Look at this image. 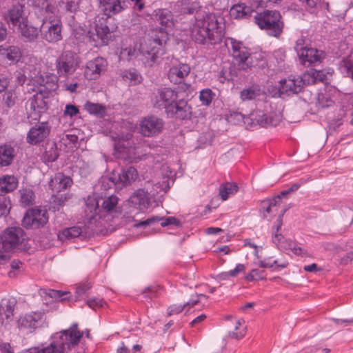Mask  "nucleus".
Returning <instances> with one entry per match:
<instances>
[{
	"label": "nucleus",
	"mask_w": 353,
	"mask_h": 353,
	"mask_svg": "<svg viewBox=\"0 0 353 353\" xmlns=\"http://www.w3.org/2000/svg\"><path fill=\"white\" fill-rule=\"evenodd\" d=\"M254 19L259 28L266 31L268 35L279 38L282 34L284 23L279 11L265 10L256 13Z\"/></svg>",
	"instance_id": "423d86ee"
},
{
	"label": "nucleus",
	"mask_w": 353,
	"mask_h": 353,
	"mask_svg": "<svg viewBox=\"0 0 353 353\" xmlns=\"http://www.w3.org/2000/svg\"><path fill=\"white\" fill-rule=\"evenodd\" d=\"M43 314L41 312H33L20 317L17 321V325L19 328H36L42 319Z\"/></svg>",
	"instance_id": "393cba45"
},
{
	"label": "nucleus",
	"mask_w": 353,
	"mask_h": 353,
	"mask_svg": "<svg viewBox=\"0 0 353 353\" xmlns=\"http://www.w3.org/2000/svg\"><path fill=\"white\" fill-rule=\"evenodd\" d=\"M80 58L72 50H65L56 60V70L59 77H68L77 70L80 65Z\"/></svg>",
	"instance_id": "6e6552de"
},
{
	"label": "nucleus",
	"mask_w": 353,
	"mask_h": 353,
	"mask_svg": "<svg viewBox=\"0 0 353 353\" xmlns=\"http://www.w3.org/2000/svg\"><path fill=\"white\" fill-rule=\"evenodd\" d=\"M24 231L21 228H10L0 236V251L10 252L23 241Z\"/></svg>",
	"instance_id": "1a4fd4ad"
},
{
	"label": "nucleus",
	"mask_w": 353,
	"mask_h": 353,
	"mask_svg": "<svg viewBox=\"0 0 353 353\" xmlns=\"http://www.w3.org/2000/svg\"><path fill=\"white\" fill-rule=\"evenodd\" d=\"M307 48H308L305 45V39L303 37L299 38L296 40L294 49L298 56H303V52H304V50H305Z\"/></svg>",
	"instance_id": "13d9d810"
},
{
	"label": "nucleus",
	"mask_w": 353,
	"mask_h": 353,
	"mask_svg": "<svg viewBox=\"0 0 353 353\" xmlns=\"http://www.w3.org/2000/svg\"><path fill=\"white\" fill-rule=\"evenodd\" d=\"M253 12L254 10L250 6L244 3H239L231 8L230 14L235 19H241L250 17Z\"/></svg>",
	"instance_id": "f704fd0d"
},
{
	"label": "nucleus",
	"mask_w": 353,
	"mask_h": 353,
	"mask_svg": "<svg viewBox=\"0 0 353 353\" xmlns=\"http://www.w3.org/2000/svg\"><path fill=\"white\" fill-rule=\"evenodd\" d=\"M18 185V179L14 175H6L0 178V195L14 191Z\"/></svg>",
	"instance_id": "c756f323"
},
{
	"label": "nucleus",
	"mask_w": 353,
	"mask_h": 353,
	"mask_svg": "<svg viewBox=\"0 0 353 353\" xmlns=\"http://www.w3.org/2000/svg\"><path fill=\"white\" fill-rule=\"evenodd\" d=\"M17 29L19 38L25 43L35 42L40 33V29L30 23L28 20L26 23H23Z\"/></svg>",
	"instance_id": "aec40b11"
},
{
	"label": "nucleus",
	"mask_w": 353,
	"mask_h": 353,
	"mask_svg": "<svg viewBox=\"0 0 353 353\" xmlns=\"http://www.w3.org/2000/svg\"><path fill=\"white\" fill-rule=\"evenodd\" d=\"M177 6L180 8L181 12L190 14L196 12L200 8L198 0H180L177 2Z\"/></svg>",
	"instance_id": "58836bf2"
},
{
	"label": "nucleus",
	"mask_w": 353,
	"mask_h": 353,
	"mask_svg": "<svg viewBox=\"0 0 353 353\" xmlns=\"http://www.w3.org/2000/svg\"><path fill=\"white\" fill-rule=\"evenodd\" d=\"M223 19L214 13H205L195 19L190 26V37L199 44L215 45L224 37Z\"/></svg>",
	"instance_id": "f257e3e1"
},
{
	"label": "nucleus",
	"mask_w": 353,
	"mask_h": 353,
	"mask_svg": "<svg viewBox=\"0 0 353 353\" xmlns=\"http://www.w3.org/2000/svg\"><path fill=\"white\" fill-rule=\"evenodd\" d=\"M68 294H69L68 292H62V291L54 290H49V293H48L49 296L50 297L54 299L55 300H59V299L63 300L65 298H62V296L63 295H65Z\"/></svg>",
	"instance_id": "0e129e2a"
},
{
	"label": "nucleus",
	"mask_w": 353,
	"mask_h": 353,
	"mask_svg": "<svg viewBox=\"0 0 353 353\" xmlns=\"http://www.w3.org/2000/svg\"><path fill=\"white\" fill-rule=\"evenodd\" d=\"M250 116L252 124L256 123L262 127L276 126L281 120V116L280 114H274L267 115L261 111L252 113Z\"/></svg>",
	"instance_id": "412c9836"
},
{
	"label": "nucleus",
	"mask_w": 353,
	"mask_h": 353,
	"mask_svg": "<svg viewBox=\"0 0 353 353\" xmlns=\"http://www.w3.org/2000/svg\"><path fill=\"white\" fill-rule=\"evenodd\" d=\"M264 271H260L258 269H253L250 271V273L247 274L245 279L248 281H253L254 279L256 280H263L265 279V277L263 275Z\"/></svg>",
	"instance_id": "4d7b16f0"
},
{
	"label": "nucleus",
	"mask_w": 353,
	"mask_h": 353,
	"mask_svg": "<svg viewBox=\"0 0 353 353\" xmlns=\"http://www.w3.org/2000/svg\"><path fill=\"white\" fill-rule=\"evenodd\" d=\"M339 68L341 72L353 79V60L350 58H344L340 61Z\"/></svg>",
	"instance_id": "a18cd8bd"
},
{
	"label": "nucleus",
	"mask_w": 353,
	"mask_h": 353,
	"mask_svg": "<svg viewBox=\"0 0 353 353\" xmlns=\"http://www.w3.org/2000/svg\"><path fill=\"white\" fill-rule=\"evenodd\" d=\"M164 126V121L155 116L145 117L140 123L139 131L144 137H154L159 134Z\"/></svg>",
	"instance_id": "ddd939ff"
},
{
	"label": "nucleus",
	"mask_w": 353,
	"mask_h": 353,
	"mask_svg": "<svg viewBox=\"0 0 353 353\" xmlns=\"http://www.w3.org/2000/svg\"><path fill=\"white\" fill-rule=\"evenodd\" d=\"M59 157V152L56 144H52L45 152L44 159L48 162H54Z\"/></svg>",
	"instance_id": "8fccbe9b"
},
{
	"label": "nucleus",
	"mask_w": 353,
	"mask_h": 353,
	"mask_svg": "<svg viewBox=\"0 0 353 353\" xmlns=\"http://www.w3.org/2000/svg\"><path fill=\"white\" fill-rule=\"evenodd\" d=\"M18 100V94L15 89L5 90L3 94L2 102L7 108H12Z\"/></svg>",
	"instance_id": "79ce46f5"
},
{
	"label": "nucleus",
	"mask_w": 353,
	"mask_h": 353,
	"mask_svg": "<svg viewBox=\"0 0 353 353\" xmlns=\"http://www.w3.org/2000/svg\"><path fill=\"white\" fill-rule=\"evenodd\" d=\"M1 353H13L10 345L8 343H3L0 345Z\"/></svg>",
	"instance_id": "774afa93"
},
{
	"label": "nucleus",
	"mask_w": 353,
	"mask_h": 353,
	"mask_svg": "<svg viewBox=\"0 0 353 353\" xmlns=\"http://www.w3.org/2000/svg\"><path fill=\"white\" fill-rule=\"evenodd\" d=\"M22 57L21 49L16 46H0V57L10 63H17Z\"/></svg>",
	"instance_id": "5701e85b"
},
{
	"label": "nucleus",
	"mask_w": 353,
	"mask_h": 353,
	"mask_svg": "<svg viewBox=\"0 0 353 353\" xmlns=\"http://www.w3.org/2000/svg\"><path fill=\"white\" fill-rule=\"evenodd\" d=\"M19 203L23 207H28L34 204L35 196L33 190L30 188H22L18 192Z\"/></svg>",
	"instance_id": "e433bc0d"
},
{
	"label": "nucleus",
	"mask_w": 353,
	"mask_h": 353,
	"mask_svg": "<svg viewBox=\"0 0 353 353\" xmlns=\"http://www.w3.org/2000/svg\"><path fill=\"white\" fill-rule=\"evenodd\" d=\"M128 144L129 143L123 141V140H119L118 141L115 142L114 143V149L117 152L121 154H128L129 153V148H128Z\"/></svg>",
	"instance_id": "864d4df0"
},
{
	"label": "nucleus",
	"mask_w": 353,
	"mask_h": 353,
	"mask_svg": "<svg viewBox=\"0 0 353 353\" xmlns=\"http://www.w3.org/2000/svg\"><path fill=\"white\" fill-rule=\"evenodd\" d=\"M339 98V103L340 106L342 108V113L340 114L341 117L338 119L334 123L337 127L340 126L342 123V117L345 115V112L349 110L350 112V123L353 125V94H341L339 90L332 92V95L336 96Z\"/></svg>",
	"instance_id": "a211bd4d"
},
{
	"label": "nucleus",
	"mask_w": 353,
	"mask_h": 353,
	"mask_svg": "<svg viewBox=\"0 0 353 353\" xmlns=\"http://www.w3.org/2000/svg\"><path fill=\"white\" fill-rule=\"evenodd\" d=\"M160 221H162L161 223V225L162 227H165L169 225H174L176 226L180 225V221L174 216H168L166 218H161L158 216H152L150 218H148V219L145 221H141L139 222L138 223H135L134 225V227L139 228V227H146L150 225H152L155 223H157Z\"/></svg>",
	"instance_id": "b1692460"
},
{
	"label": "nucleus",
	"mask_w": 353,
	"mask_h": 353,
	"mask_svg": "<svg viewBox=\"0 0 353 353\" xmlns=\"http://www.w3.org/2000/svg\"><path fill=\"white\" fill-rule=\"evenodd\" d=\"M137 176V170L133 167H130L122 170L121 172L119 174V181L123 185H127L135 181Z\"/></svg>",
	"instance_id": "ea45409f"
},
{
	"label": "nucleus",
	"mask_w": 353,
	"mask_h": 353,
	"mask_svg": "<svg viewBox=\"0 0 353 353\" xmlns=\"http://www.w3.org/2000/svg\"><path fill=\"white\" fill-rule=\"evenodd\" d=\"M129 201L141 209L148 208L150 203L149 194L143 189H139L130 197Z\"/></svg>",
	"instance_id": "bb28decb"
},
{
	"label": "nucleus",
	"mask_w": 353,
	"mask_h": 353,
	"mask_svg": "<svg viewBox=\"0 0 353 353\" xmlns=\"http://www.w3.org/2000/svg\"><path fill=\"white\" fill-rule=\"evenodd\" d=\"M48 221V212L46 210L34 208L26 212L22 220V225L26 229H38L43 227Z\"/></svg>",
	"instance_id": "9d476101"
},
{
	"label": "nucleus",
	"mask_w": 353,
	"mask_h": 353,
	"mask_svg": "<svg viewBox=\"0 0 353 353\" xmlns=\"http://www.w3.org/2000/svg\"><path fill=\"white\" fill-rule=\"evenodd\" d=\"M293 253L297 256L302 257H311L312 254L306 250H303L301 247L294 246L292 248Z\"/></svg>",
	"instance_id": "e2e57ef3"
},
{
	"label": "nucleus",
	"mask_w": 353,
	"mask_h": 353,
	"mask_svg": "<svg viewBox=\"0 0 353 353\" xmlns=\"http://www.w3.org/2000/svg\"><path fill=\"white\" fill-rule=\"evenodd\" d=\"M237 190L238 186L236 184L226 183L220 186L219 195L223 201H225L230 194H235Z\"/></svg>",
	"instance_id": "c03bdc74"
},
{
	"label": "nucleus",
	"mask_w": 353,
	"mask_h": 353,
	"mask_svg": "<svg viewBox=\"0 0 353 353\" xmlns=\"http://www.w3.org/2000/svg\"><path fill=\"white\" fill-rule=\"evenodd\" d=\"M199 302V300L191 301L185 303L183 306L172 305L168 308V314L172 316L181 313L187 306H194Z\"/></svg>",
	"instance_id": "09e8293b"
},
{
	"label": "nucleus",
	"mask_w": 353,
	"mask_h": 353,
	"mask_svg": "<svg viewBox=\"0 0 353 353\" xmlns=\"http://www.w3.org/2000/svg\"><path fill=\"white\" fill-rule=\"evenodd\" d=\"M168 40V34L164 28H160L158 34L151 37L139 48L141 59L145 66L152 67L159 64L161 55L163 54V46Z\"/></svg>",
	"instance_id": "20e7f679"
},
{
	"label": "nucleus",
	"mask_w": 353,
	"mask_h": 353,
	"mask_svg": "<svg viewBox=\"0 0 353 353\" xmlns=\"http://www.w3.org/2000/svg\"><path fill=\"white\" fill-rule=\"evenodd\" d=\"M83 336L78 330V324H72L70 328L54 334L52 341L46 347L36 350L34 353H68L77 345Z\"/></svg>",
	"instance_id": "7ed1b4c3"
},
{
	"label": "nucleus",
	"mask_w": 353,
	"mask_h": 353,
	"mask_svg": "<svg viewBox=\"0 0 353 353\" xmlns=\"http://www.w3.org/2000/svg\"><path fill=\"white\" fill-rule=\"evenodd\" d=\"M61 23L60 21L43 22L40 28L41 38L48 43H57L62 39Z\"/></svg>",
	"instance_id": "f8f14e48"
},
{
	"label": "nucleus",
	"mask_w": 353,
	"mask_h": 353,
	"mask_svg": "<svg viewBox=\"0 0 353 353\" xmlns=\"http://www.w3.org/2000/svg\"><path fill=\"white\" fill-rule=\"evenodd\" d=\"M191 107L184 99H175L171 105H168L165 113L168 117L179 119H185L192 114Z\"/></svg>",
	"instance_id": "2eb2a0df"
},
{
	"label": "nucleus",
	"mask_w": 353,
	"mask_h": 353,
	"mask_svg": "<svg viewBox=\"0 0 353 353\" xmlns=\"http://www.w3.org/2000/svg\"><path fill=\"white\" fill-rule=\"evenodd\" d=\"M79 113V109L77 106L72 105V104H68L65 105V110H64V114L68 115L70 117L77 114Z\"/></svg>",
	"instance_id": "680f3d73"
},
{
	"label": "nucleus",
	"mask_w": 353,
	"mask_h": 353,
	"mask_svg": "<svg viewBox=\"0 0 353 353\" xmlns=\"http://www.w3.org/2000/svg\"><path fill=\"white\" fill-rule=\"evenodd\" d=\"M82 229L79 226H73L71 228H67L62 230L58 234V238L60 241H64L70 240L77 237H79L81 235Z\"/></svg>",
	"instance_id": "a19ab883"
},
{
	"label": "nucleus",
	"mask_w": 353,
	"mask_h": 353,
	"mask_svg": "<svg viewBox=\"0 0 353 353\" xmlns=\"http://www.w3.org/2000/svg\"><path fill=\"white\" fill-rule=\"evenodd\" d=\"M245 270V266L243 264H238L234 270L228 272L231 277L236 276L239 273L243 272Z\"/></svg>",
	"instance_id": "69168bd1"
},
{
	"label": "nucleus",
	"mask_w": 353,
	"mask_h": 353,
	"mask_svg": "<svg viewBox=\"0 0 353 353\" xmlns=\"http://www.w3.org/2000/svg\"><path fill=\"white\" fill-rule=\"evenodd\" d=\"M15 301L13 299H9L3 301L0 305V323H4L5 320L10 321L13 316Z\"/></svg>",
	"instance_id": "2f4dec72"
},
{
	"label": "nucleus",
	"mask_w": 353,
	"mask_h": 353,
	"mask_svg": "<svg viewBox=\"0 0 353 353\" xmlns=\"http://www.w3.org/2000/svg\"><path fill=\"white\" fill-rule=\"evenodd\" d=\"M225 43V46L230 50L239 70H247L251 68L252 62L250 57V50L242 41L233 38H228Z\"/></svg>",
	"instance_id": "0eeeda50"
},
{
	"label": "nucleus",
	"mask_w": 353,
	"mask_h": 353,
	"mask_svg": "<svg viewBox=\"0 0 353 353\" xmlns=\"http://www.w3.org/2000/svg\"><path fill=\"white\" fill-rule=\"evenodd\" d=\"M10 210V203L6 197H0V216H6Z\"/></svg>",
	"instance_id": "5fc2aeb1"
},
{
	"label": "nucleus",
	"mask_w": 353,
	"mask_h": 353,
	"mask_svg": "<svg viewBox=\"0 0 353 353\" xmlns=\"http://www.w3.org/2000/svg\"><path fill=\"white\" fill-rule=\"evenodd\" d=\"M299 83H301L302 88L305 85H311L316 83L315 71L310 70L303 73L302 76L297 77Z\"/></svg>",
	"instance_id": "de8ad7c7"
},
{
	"label": "nucleus",
	"mask_w": 353,
	"mask_h": 353,
	"mask_svg": "<svg viewBox=\"0 0 353 353\" xmlns=\"http://www.w3.org/2000/svg\"><path fill=\"white\" fill-rule=\"evenodd\" d=\"M72 183V181L70 177L65 176L62 174H58L54 179H51L50 186L52 190L59 192L70 187Z\"/></svg>",
	"instance_id": "7c9ffc66"
},
{
	"label": "nucleus",
	"mask_w": 353,
	"mask_h": 353,
	"mask_svg": "<svg viewBox=\"0 0 353 353\" xmlns=\"http://www.w3.org/2000/svg\"><path fill=\"white\" fill-rule=\"evenodd\" d=\"M190 67L186 63H181L176 65H173L168 71V79L174 83H181L190 74Z\"/></svg>",
	"instance_id": "4be33fe9"
},
{
	"label": "nucleus",
	"mask_w": 353,
	"mask_h": 353,
	"mask_svg": "<svg viewBox=\"0 0 353 353\" xmlns=\"http://www.w3.org/2000/svg\"><path fill=\"white\" fill-rule=\"evenodd\" d=\"M104 301L102 299L96 298V299H90L87 301L88 305L94 310L97 307H103V304Z\"/></svg>",
	"instance_id": "052dcab7"
},
{
	"label": "nucleus",
	"mask_w": 353,
	"mask_h": 353,
	"mask_svg": "<svg viewBox=\"0 0 353 353\" xmlns=\"http://www.w3.org/2000/svg\"><path fill=\"white\" fill-rule=\"evenodd\" d=\"M298 78H288V79H283L280 81L281 84V92L282 93L296 94L301 91L302 86L301 83H299Z\"/></svg>",
	"instance_id": "cd10ccee"
},
{
	"label": "nucleus",
	"mask_w": 353,
	"mask_h": 353,
	"mask_svg": "<svg viewBox=\"0 0 353 353\" xmlns=\"http://www.w3.org/2000/svg\"><path fill=\"white\" fill-rule=\"evenodd\" d=\"M353 260V250L350 252L347 253L345 256L341 259V263L343 265L347 264L349 262Z\"/></svg>",
	"instance_id": "338daca9"
},
{
	"label": "nucleus",
	"mask_w": 353,
	"mask_h": 353,
	"mask_svg": "<svg viewBox=\"0 0 353 353\" xmlns=\"http://www.w3.org/2000/svg\"><path fill=\"white\" fill-rule=\"evenodd\" d=\"M84 107L90 114L96 115L98 117L103 118L105 115V106L101 104L88 101Z\"/></svg>",
	"instance_id": "37998d69"
},
{
	"label": "nucleus",
	"mask_w": 353,
	"mask_h": 353,
	"mask_svg": "<svg viewBox=\"0 0 353 353\" xmlns=\"http://www.w3.org/2000/svg\"><path fill=\"white\" fill-rule=\"evenodd\" d=\"M315 71V79L316 82L320 81L323 83L326 86L328 85V78L327 77V74H325L321 70H314Z\"/></svg>",
	"instance_id": "bf43d9fd"
},
{
	"label": "nucleus",
	"mask_w": 353,
	"mask_h": 353,
	"mask_svg": "<svg viewBox=\"0 0 353 353\" xmlns=\"http://www.w3.org/2000/svg\"><path fill=\"white\" fill-rule=\"evenodd\" d=\"M16 156L14 148L10 144L0 145V168L10 165Z\"/></svg>",
	"instance_id": "a878e982"
},
{
	"label": "nucleus",
	"mask_w": 353,
	"mask_h": 353,
	"mask_svg": "<svg viewBox=\"0 0 353 353\" xmlns=\"http://www.w3.org/2000/svg\"><path fill=\"white\" fill-rule=\"evenodd\" d=\"M105 14L97 16L94 20V30L97 38L104 44H107L112 37L114 27L109 26L110 15L117 14L127 8L125 0H99Z\"/></svg>",
	"instance_id": "f03ea898"
},
{
	"label": "nucleus",
	"mask_w": 353,
	"mask_h": 353,
	"mask_svg": "<svg viewBox=\"0 0 353 353\" xmlns=\"http://www.w3.org/2000/svg\"><path fill=\"white\" fill-rule=\"evenodd\" d=\"M3 19L8 25L17 28L26 23L28 19L24 10V5L20 3L13 5L3 14Z\"/></svg>",
	"instance_id": "4468645a"
},
{
	"label": "nucleus",
	"mask_w": 353,
	"mask_h": 353,
	"mask_svg": "<svg viewBox=\"0 0 353 353\" xmlns=\"http://www.w3.org/2000/svg\"><path fill=\"white\" fill-rule=\"evenodd\" d=\"M156 12V19L159 23L165 28H171L174 25L172 13L166 9H159Z\"/></svg>",
	"instance_id": "72a5a7b5"
},
{
	"label": "nucleus",
	"mask_w": 353,
	"mask_h": 353,
	"mask_svg": "<svg viewBox=\"0 0 353 353\" xmlns=\"http://www.w3.org/2000/svg\"><path fill=\"white\" fill-rule=\"evenodd\" d=\"M50 127L47 122H41L32 127L27 135V142L36 145L43 141L48 135Z\"/></svg>",
	"instance_id": "f3484780"
},
{
	"label": "nucleus",
	"mask_w": 353,
	"mask_h": 353,
	"mask_svg": "<svg viewBox=\"0 0 353 353\" xmlns=\"http://www.w3.org/2000/svg\"><path fill=\"white\" fill-rule=\"evenodd\" d=\"M108 63L102 57H97L87 63L84 74L90 80L98 79L107 69Z\"/></svg>",
	"instance_id": "dca6fc26"
},
{
	"label": "nucleus",
	"mask_w": 353,
	"mask_h": 353,
	"mask_svg": "<svg viewBox=\"0 0 353 353\" xmlns=\"http://www.w3.org/2000/svg\"><path fill=\"white\" fill-rule=\"evenodd\" d=\"M80 0H61L60 6L69 12H75L79 6Z\"/></svg>",
	"instance_id": "3c124183"
},
{
	"label": "nucleus",
	"mask_w": 353,
	"mask_h": 353,
	"mask_svg": "<svg viewBox=\"0 0 353 353\" xmlns=\"http://www.w3.org/2000/svg\"><path fill=\"white\" fill-rule=\"evenodd\" d=\"M32 5L39 9L40 13L45 18H50L51 14L55 12V7L47 0H37L32 3Z\"/></svg>",
	"instance_id": "4c0bfd02"
},
{
	"label": "nucleus",
	"mask_w": 353,
	"mask_h": 353,
	"mask_svg": "<svg viewBox=\"0 0 353 353\" xmlns=\"http://www.w3.org/2000/svg\"><path fill=\"white\" fill-rule=\"evenodd\" d=\"M85 214L88 219H92L99 214L100 212V200H97L95 198H88L85 201Z\"/></svg>",
	"instance_id": "473e14b6"
},
{
	"label": "nucleus",
	"mask_w": 353,
	"mask_h": 353,
	"mask_svg": "<svg viewBox=\"0 0 353 353\" xmlns=\"http://www.w3.org/2000/svg\"><path fill=\"white\" fill-rule=\"evenodd\" d=\"M162 288L159 285H151L143 291V294L145 298L152 299L158 296Z\"/></svg>",
	"instance_id": "603ef678"
},
{
	"label": "nucleus",
	"mask_w": 353,
	"mask_h": 353,
	"mask_svg": "<svg viewBox=\"0 0 353 353\" xmlns=\"http://www.w3.org/2000/svg\"><path fill=\"white\" fill-rule=\"evenodd\" d=\"M263 94V90L258 85H253L243 89L240 94L242 101L254 100Z\"/></svg>",
	"instance_id": "c9c22d12"
},
{
	"label": "nucleus",
	"mask_w": 353,
	"mask_h": 353,
	"mask_svg": "<svg viewBox=\"0 0 353 353\" xmlns=\"http://www.w3.org/2000/svg\"><path fill=\"white\" fill-rule=\"evenodd\" d=\"M178 99V93L170 88H161L157 89L152 95L151 101L153 107L158 109H165L166 111L168 105H171L174 100Z\"/></svg>",
	"instance_id": "9b49d317"
},
{
	"label": "nucleus",
	"mask_w": 353,
	"mask_h": 353,
	"mask_svg": "<svg viewBox=\"0 0 353 353\" xmlns=\"http://www.w3.org/2000/svg\"><path fill=\"white\" fill-rule=\"evenodd\" d=\"M303 55H299V59L300 63L306 67L316 65L321 63L325 58V52L323 51L313 48H307L303 52Z\"/></svg>",
	"instance_id": "6ab92c4d"
},
{
	"label": "nucleus",
	"mask_w": 353,
	"mask_h": 353,
	"mask_svg": "<svg viewBox=\"0 0 353 353\" xmlns=\"http://www.w3.org/2000/svg\"><path fill=\"white\" fill-rule=\"evenodd\" d=\"M199 99L204 105H209L212 100V92L210 89H205L201 91Z\"/></svg>",
	"instance_id": "6e6d98bb"
},
{
	"label": "nucleus",
	"mask_w": 353,
	"mask_h": 353,
	"mask_svg": "<svg viewBox=\"0 0 353 353\" xmlns=\"http://www.w3.org/2000/svg\"><path fill=\"white\" fill-rule=\"evenodd\" d=\"M100 212L112 214L118 212L117 196L112 195L104 199H100Z\"/></svg>",
	"instance_id": "c85d7f7f"
},
{
	"label": "nucleus",
	"mask_w": 353,
	"mask_h": 353,
	"mask_svg": "<svg viewBox=\"0 0 353 353\" xmlns=\"http://www.w3.org/2000/svg\"><path fill=\"white\" fill-rule=\"evenodd\" d=\"M57 87L58 85L54 81H47L46 85H41L38 92L28 100L29 117L34 120L40 119L41 113L48 110L49 97L52 92L56 90Z\"/></svg>",
	"instance_id": "39448f33"
},
{
	"label": "nucleus",
	"mask_w": 353,
	"mask_h": 353,
	"mask_svg": "<svg viewBox=\"0 0 353 353\" xmlns=\"http://www.w3.org/2000/svg\"><path fill=\"white\" fill-rule=\"evenodd\" d=\"M245 334V327H242L240 321H236L233 327H230L228 331L229 336L234 339H242Z\"/></svg>",
	"instance_id": "49530a36"
}]
</instances>
